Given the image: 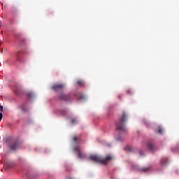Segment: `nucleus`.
Masks as SVG:
<instances>
[{
  "mask_svg": "<svg viewBox=\"0 0 179 179\" xmlns=\"http://www.w3.org/2000/svg\"><path fill=\"white\" fill-rule=\"evenodd\" d=\"M90 159L93 162L106 165L109 162L113 161V156L107 155L105 158H103L96 155H92L90 156Z\"/></svg>",
  "mask_w": 179,
  "mask_h": 179,
  "instance_id": "nucleus-1",
  "label": "nucleus"
},
{
  "mask_svg": "<svg viewBox=\"0 0 179 179\" xmlns=\"http://www.w3.org/2000/svg\"><path fill=\"white\" fill-rule=\"evenodd\" d=\"M127 113L125 112H123V115L122 117L120 119V122L116 124V130H120L121 131L126 132L127 129L124 125V122L127 120Z\"/></svg>",
  "mask_w": 179,
  "mask_h": 179,
  "instance_id": "nucleus-2",
  "label": "nucleus"
},
{
  "mask_svg": "<svg viewBox=\"0 0 179 179\" xmlns=\"http://www.w3.org/2000/svg\"><path fill=\"white\" fill-rule=\"evenodd\" d=\"M59 99L60 101H66V102H69V101H72V98L71 96V94H65L64 93H62L59 96Z\"/></svg>",
  "mask_w": 179,
  "mask_h": 179,
  "instance_id": "nucleus-3",
  "label": "nucleus"
},
{
  "mask_svg": "<svg viewBox=\"0 0 179 179\" xmlns=\"http://www.w3.org/2000/svg\"><path fill=\"white\" fill-rule=\"evenodd\" d=\"M74 150L77 152V155H78V159H85L86 158V155L85 152H81L80 150V146H76L74 148Z\"/></svg>",
  "mask_w": 179,
  "mask_h": 179,
  "instance_id": "nucleus-4",
  "label": "nucleus"
},
{
  "mask_svg": "<svg viewBox=\"0 0 179 179\" xmlns=\"http://www.w3.org/2000/svg\"><path fill=\"white\" fill-rule=\"evenodd\" d=\"M64 87V84H57V85H54L52 87V90H55V92H58V90H63Z\"/></svg>",
  "mask_w": 179,
  "mask_h": 179,
  "instance_id": "nucleus-5",
  "label": "nucleus"
},
{
  "mask_svg": "<svg viewBox=\"0 0 179 179\" xmlns=\"http://www.w3.org/2000/svg\"><path fill=\"white\" fill-rule=\"evenodd\" d=\"M20 147V143L19 142H15L11 145L10 149L11 150H17V149H19Z\"/></svg>",
  "mask_w": 179,
  "mask_h": 179,
  "instance_id": "nucleus-6",
  "label": "nucleus"
},
{
  "mask_svg": "<svg viewBox=\"0 0 179 179\" xmlns=\"http://www.w3.org/2000/svg\"><path fill=\"white\" fill-rule=\"evenodd\" d=\"M148 149H150V150H151L152 152H154V150H155V146L153 143H148Z\"/></svg>",
  "mask_w": 179,
  "mask_h": 179,
  "instance_id": "nucleus-7",
  "label": "nucleus"
},
{
  "mask_svg": "<svg viewBox=\"0 0 179 179\" xmlns=\"http://www.w3.org/2000/svg\"><path fill=\"white\" fill-rule=\"evenodd\" d=\"M169 163V160L167 158L163 157L162 158L161 161H160V164L162 165H167Z\"/></svg>",
  "mask_w": 179,
  "mask_h": 179,
  "instance_id": "nucleus-8",
  "label": "nucleus"
},
{
  "mask_svg": "<svg viewBox=\"0 0 179 179\" xmlns=\"http://www.w3.org/2000/svg\"><path fill=\"white\" fill-rule=\"evenodd\" d=\"M75 96L77 97L78 100L85 99V96L82 93H78L77 94H75Z\"/></svg>",
  "mask_w": 179,
  "mask_h": 179,
  "instance_id": "nucleus-9",
  "label": "nucleus"
},
{
  "mask_svg": "<svg viewBox=\"0 0 179 179\" xmlns=\"http://www.w3.org/2000/svg\"><path fill=\"white\" fill-rule=\"evenodd\" d=\"M27 96L28 99H31L35 97V94L33 92H29L27 94Z\"/></svg>",
  "mask_w": 179,
  "mask_h": 179,
  "instance_id": "nucleus-10",
  "label": "nucleus"
},
{
  "mask_svg": "<svg viewBox=\"0 0 179 179\" xmlns=\"http://www.w3.org/2000/svg\"><path fill=\"white\" fill-rule=\"evenodd\" d=\"M22 57V51H17V60L20 62Z\"/></svg>",
  "mask_w": 179,
  "mask_h": 179,
  "instance_id": "nucleus-11",
  "label": "nucleus"
},
{
  "mask_svg": "<svg viewBox=\"0 0 179 179\" xmlns=\"http://www.w3.org/2000/svg\"><path fill=\"white\" fill-rule=\"evenodd\" d=\"M150 169H151L150 166L144 167V168L140 169V172L146 173V172H148V171H150Z\"/></svg>",
  "mask_w": 179,
  "mask_h": 179,
  "instance_id": "nucleus-12",
  "label": "nucleus"
},
{
  "mask_svg": "<svg viewBox=\"0 0 179 179\" xmlns=\"http://www.w3.org/2000/svg\"><path fill=\"white\" fill-rule=\"evenodd\" d=\"M77 84H78V86H84L85 82L83 80H78L77 81Z\"/></svg>",
  "mask_w": 179,
  "mask_h": 179,
  "instance_id": "nucleus-13",
  "label": "nucleus"
},
{
  "mask_svg": "<svg viewBox=\"0 0 179 179\" xmlns=\"http://www.w3.org/2000/svg\"><path fill=\"white\" fill-rule=\"evenodd\" d=\"M73 141H74L75 142H76L77 143H79V141H81V138H78V137H74V138H73Z\"/></svg>",
  "mask_w": 179,
  "mask_h": 179,
  "instance_id": "nucleus-14",
  "label": "nucleus"
},
{
  "mask_svg": "<svg viewBox=\"0 0 179 179\" xmlns=\"http://www.w3.org/2000/svg\"><path fill=\"white\" fill-rule=\"evenodd\" d=\"M116 140L118 141H122L124 140V138L122 137H121L120 136H118L116 138Z\"/></svg>",
  "mask_w": 179,
  "mask_h": 179,
  "instance_id": "nucleus-15",
  "label": "nucleus"
},
{
  "mask_svg": "<svg viewBox=\"0 0 179 179\" xmlns=\"http://www.w3.org/2000/svg\"><path fill=\"white\" fill-rule=\"evenodd\" d=\"M127 94H132L131 90L130 89H128V90H127Z\"/></svg>",
  "mask_w": 179,
  "mask_h": 179,
  "instance_id": "nucleus-16",
  "label": "nucleus"
},
{
  "mask_svg": "<svg viewBox=\"0 0 179 179\" xmlns=\"http://www.w3.org/2000/svg\"><path fill=\"white\" fill-rule=\"evenodd\" d=\"M158 133L160 134H163V129H161V128H159V129H158Z\"/></svg>",
  "mask_w": 179,
  "mask_h": 179,
  "instance_id": "nucleus-17",
  "label": "nucleus"
},
{
  "mask_svg": "<svg viewBox=\"0 0 179 179\" xmlns=\"http://www.w3.org/2000/svg\"><path fill=\"white\" fill-rule=\"evenodd\" d=\"M71 122H72V124H76L77 123V120H76V119H73V120H71Z\"/></svg>",
  "mask_w": 179,
  "mask_h": 179,
  "instance_id": "nucleus-18",
  "label": "nucleus"
},
{
  "mask_svg": "<svg viewBox=\"0 0 179 179\" xmlns=\"http://www.w3.org/2000/svg\"><path fill=\"white\" fill-rule=\"evenodd\" d=\"M21 108H22V110H23V111H26V110L24 108V104H22L21 105Z\"/></svg>",
  "mask_w": 179,
  "mask_h": 179,
  "instance_id": "nucleus-19",
  "label": "nucleus"
},
{
  "mask_svg": "<svg viewBox=\"0 0 179 179\" xmlns=\"http://www.w3.org/2000/svg\"><path fill=\"white\" fill-rule=\"evenodd\" d=\"M3 106L0 105V112L3 113Z\"/></svg>",
  "mask_w": 179,
  "mask_h": 179,
  "instance_id": "nucleus-20",
  "label": "nucleus"
},
{
  "mask_svg": "<svg viewBox=\"0 0 179 179\" xmlns=\"http://www.w3.org/2000/svg\"><path fill=\"white\" fill-rule=\"evenodd\" d=\"M3 118V114L2 112H0V120H2Z\"/></svg>",
  "mask_w": 179,
  "mask_h": 179,
  "instance_id": "nucleus-21",
  "label": "nucleus"
},
{
  "mask_svg": "<svg viewBox=\"0 0 179 179\" xmlns=\"http://www.w3.org/2000/svg\"><path fill=\"white\" fill-rule=\"evenodd\" d=\"M25 41H26V39H22V40H21V42L24 43Z\"/></svg>",
  "mask_w": 179,
  "mask_h": 179,
  "instance_id": "nucleus-22",
  "label": "nucleus"
},
{
  "mask_svg": "<svg viewBox=\"0 0 179 179\" xmlns=\"http://www.w3.org/2000/svg\"><path fill=\"white\" fill-rule=\"evenodd\" d=\"M15 94L18 95L19 92L17 91H15Z\"/></svg>",
  "mask_w": 179,
  "mask_h": 179,
  "instance_id": "nucleus-23",
  "label": "nucleus"
},
{
  "mask_svg": "<svg viewBox=\"0 0 179 179\" xmlns=\"http://www.w3.org/2000/svg\"><path fill=\"white\" fill-rule=\"evenodd\" d=\"M140 155H141V156L143 155V153H142V152H140Z\"/></svg>",
  "mask_w": 179,
  "mask_h": 179,
  "instance_id": "nucleus-24",
  "label": "nucleus"
},
{
  "mask_svg": "<svg viewBox=\"0 0 179 179\" xmlns=\"http://www.w3.org/2000/svg\"><path fill=\"white\" fill-rule=\"evenodd\" d=\"M121 98V95H119V99H120Z\"/></svg>",
  "mask_w": 179,
  "mask_h": 179,
  "instance_id": "nucleus-25",
  "label": "nucleus"
},
{
  "mask_svg": "<svg viewBox=\"0 0 179 179\" xmlns=\"http://www.w3.org/2000/svg\"><path fill=\"white\" fill-rule=\"evenodd\" d=\"M69 179H73L72 178H69Z\"/></svg>",
  "mask_w": 179,
  "mask_h": 179,
  "instance_id": "nucleus-26",
  "label": "nucleus"
},
{
  "mask_svg": "<svg viewBox=\"0 0 179 179\" xmlns=\"http://www.w3.org/2000/svg\"><path fill=\"white\" fill-rule=\"evenodd\" d=\"M0 140H1V136H0Z\"/></svg>",
  "mask_w": 179,
  "mask_h": 179,
  "instance_id": "nucleus-27",
  "label": "nucleus"
}]
</instances>
